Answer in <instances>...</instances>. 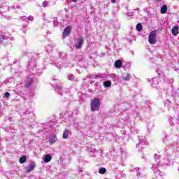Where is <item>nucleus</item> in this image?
<instances>
[{
  "label": "nucleus",
  "instance_id": "obj_3",
  "mask_svg": "<svg viewBox=\"0 0 179 179\" xmlns=\"http://www.w3.org/2000/svg\"><path fill=\"white\" fill-rule=\"evenodd\" d=\"M100 108V99L99 98H94L91 101V110L98 111Z\"/></svg>",
  "mask_w": 179,
  "mask_h": 179
},
{
  "label": "nucleus",
  "instance_id": "obj_14",
  "mask_svg": "<svg viewBox=\"0 0 179 179\" xmlns=\"http://www.w3.org/2000/svg\"><path fill=\"white\" fill-rule=\"evenodd\" d=\"M151 85L152 87H156L157 85H159V81L157 80V78H154L151 80Z\"/></svg>",
  "mask_w": 179,
  "mask_h": 179
},
{
  "label": "nucleus",
  "instance_id": "obj_7",
  "mask_svg": "<svg viewBox=\"0 0 179 179\" xmlns=\"http://www.w3.org/2000/svg\"><path fill=\"white\" fill-rule=\"evenodd\" d=\"M71 34V27L68 26L66 28L64 29L63 31L64 37H68Z\"/></svg>",
  "mask_w": 179,
  "mask_h": 179
},
{
  "label": "nucleus",
  "instance_id": "obj_24",
  "mask_svg": "<svg viewBox=\"0 0 179 179\" xmlns=\"http://www.w3.org/2000/svg\"><path fill=\"white\" fill-rule=\"evenodd\" d=\"M136 30L138 31H142V24L141 23H138L136 24Z\"/></svg>",
  "mask_w": 179,
  "mask_h": 179
},
{
  "label": "nucleus",
  "instance_id": "obj_13",
  "mask_svg": "<svg viewBox=\"0 0 179 179\" xmlns=\"http://www.w3.org/2000/svg\"><path fill=\"white\" fill-rule=\"evenodd\" d=\"M71 135V131L66 129L63 133V139H68V137Z\"/></svg>",
  "mask_w": 179,
  "mask_h": 179
},
{
  "label": "nucleus",
  "instance_id": "obj_15",
  "mask_svg": "<svg viewBox=\"0 0 179 179\" xmlns=\"http://www.w3.org/2000/svg\"><path fill=\"white\" fill-rule=\"evenodd\" d=\"M172 34L173 36H177L178 34V27L174 26L172 29Z\"/></svg>",
  "mask_w": 179,
  "mask_h": 179
},
{
  "label": "nucleus",
  "instance_id": "obj_31",
  "mask_svg": "<svg viewBox=\"0 0 179 179\" xmlns=\"http://www.w3.org/2000/svg\"><path fill=\"white\" fill-rule=\"evenodd\" d=\"M22 20H23V21L27 20V17H26V16H23V17H22Z\"/></svg>",
  "mask_w": 179,
  "mask_h": 179
},
{
  "label": "nucleus",
  "instance_id": "obj_27",
  "mask_svg": "<svg viewBox=\"0 0 179 179\" xmlns=\"http://www.w3.org/2000/svg\"><path fill=\"white\" fill-rule=\"evenodd\" d=\"M69 80H73V75L69 74L68 76Z\"/></svg>",
  "mask_w": 179,
  "mask_h": 179
},
{
  "label": "nucleus",
  "instance_id": "obj_16",
  "mask_svg": "<svg viewBox=\"0 0 179 179\" xmlns=\"http://www.w3.org/2000/svg\"><path fill=\"white\" fill-rule=\"evenodd\" d=\"M161 13L164 15V13H167V6L163 5L161 8Z\"/></svg>",
  "mask_w": 179,
  "mask_h": 179
},
{
  "label": "nucleus",
  "instance_id": "obj_34",
  "mask_svg": "<svg viewBox=\"0 0 179 179\" xmlns=\"http://www.w3.org/2000/svg\"><path fill=\"white\" fill-rule=\"evenodd\" d=\"M54 24H57V22L54 21Z\"/></svg>",
  "mask_w": 179,
  "mask_h": 179
},
{
  "label": "nucleus",
  "instance_id": "obj_26",
  "mask_svg": "<svg viewBox=\"0 0 179 179\" xmlns=\"http://www.w3.org/2000/svg\"><path fill=\"white\" fill-rule=\"evenodd\" d=\"M43 8H47V6H48V2L47 1H44L43 2Z\"/></svg>",
  "mask_w": 179,
  "mask_h": 179
},
{
  "label": "nucleus",
  "instance_id": "obj_2",
  "mask_svg": "<svg viewBox=\"0 0 179 179\" xmlns=\"http://www.w3.org/2000/svg\"><path fill=\"white\" fill-rule=\"evenodd\" d=\"M148 43L149 44H156L157 43V32L156 30H154L150 32V35L148 36Z\"/></svg>",
  "mask_w": 179,
  "mask_h": 179
},
{
  "label": "nucleus",
  "instance_id": "obj_28",
  "mask_svg": "<svg viewBox=\"0 0 179 179\" xmlns=\"http://www.w3.org/2000/svg\"><path fill=\"white\" fill-rule=\"evenodd\" d=\"M173 120H174V119H173V117H170V118H169V121H170V122H171V127H173V125H174V122H173Z\"/></svg>",
  "mask_w": 179,
  "mask_h": 179
},
{
  "label": "nucleus",
  "instance_id": "obj_17",
  "mask_svg": "<svg viewBox=\"0 0 179 179\" xmlns=\"http://www.w3.org/2000/svg\"><path fill=\"white\" fill-rule=\"evenodd\" d=\"M27 159V157H26V155H24V156L21 157L20 158V163L21 164H23V163L26 162Z\"/></svg>",
  "mask_w": 179,
  "mask_h": 179
},
{
  "label": "nucleus",
  "instance_id": "obj_32",
  "mask_svg": "<svg viewBox=\"0 0 179 179\" xmlns=\"http://www.w3.org/2000/svg\"><path fill=\"white\" fill-rule=\"evenodd\" d=\"M112 3H115V0H110Z\"/></svg>",
  "mask_w": 179,
  "mask_h": 179
},
{
  "label": "nucleus",
  "instance_id": "obj_8",
  "mask_svg": "<svg viewBox=\"0 0 179 179\" xmlns=\"http://www.w3.org/2000/svg\"><path fill=\"white\" fill-rule=\"evenodd\" d=\"M57 136L55 134L52 135V136H50L49 138V143L50 145H54V143H55V142H57Z\"/></svg>",
  "mask_w": 179,
  "mask_h": 179
},
{
  "label": "nucleus",
  "instance_id": "obj_22",
  "mask_svg": "<svg viewBox=\"0 0 179 179\" xmlns=\"http://www.w3.org/2000/svg\"><path fill=\"white\" fill-rule=\"evenodd\" d=\"M31 83H33L32 80H29L27 81L25 83V87L29 88L30 86H31Z\"/></svg>",
  "mask_w": 179,
  "mask_h": 179
},
{
  "label": "nucleus",
  "instance_id": "obj_21",
  "mask_svg": "<svg viewBox=\"0 0 179 179\" xmlns=\"http://www.w3.org/2000/svg\"><path fill=\"white\" fill-rule=\"evenodd\" d=\"M99 174H106V173H107V169H106V168H101L99 170Z\"/></svg>",
  "mask_w": 179,
  "mask_h": 179
},
{
  "label": "nucleus",
  "instance_id": "obj_37",
  "mask_svg": "<svg viewBox=\"0 0 179 179\" xmlns=\"http://www.w3.org/2000/svg\"><path fill=\"white\" fill-rule=\"evenodd\" d=\"M90 78H94V77H92V76H90Z\"/></svg>",
  "mask_w": 179,
  "mask_h": 179
},
{
  "label": "nucleus",
  "instance_id": "obj_9",
  "mask_svg": "<svg viewBox=\"0 0 179 179\" xmlns=\"http://www.w3.org/2000/svg\"><path fill=\"white\" fill-rule=\"evenodd\" d=\"M122 79H123L125 82H128L129 79H131V74L129 73H125L122 76Z\"/></svg>",
  "mask_w": 179,
  "mask_h": 179
},
{
  "label": "nucleus",
  "instance_id": "obj_10",
  "mask_svg": "<svg viewBox=\"0 0 179 179\" xmlns=\"http://www.w3.org/2000/svg\"><path fill=\"white\" fill-rule=\"evenodd\" d=\"M62 85H56L55 90L57 93H58V94H60V96H62V94H64V93H62Z\"/></svg>",
  "mask_w": 179,
  "mask_h": 179
},
{
  "label": "nucleus",
  "instance_id": "obj_19",
  "mask_svg": "<svg viewBox=\"0 0 179 179\" xmlns=\"http://www.w3.org/2000/svg\"><path fill=\"white\" fill-rule=\"evenodd\" d=\"M173 162H171V159H164L162 164H164L165 166H169V164H170V163H172Z\"/></svg>",
  "mask_w": 179,
  "mask_h": 179
},
{
  "label": "nucleus",
  "instance_id": "obj_30",
  "mask_svg": "<svg viewBox=\"0 0 179 179\" xmlns=\"http://www.w3.org/2000/svg\"><path fill=\"white\" fill-rule=\"evenodd\" d=\"M27 19V20L31 21V20H33L34 17H33V16H29Z\"/></svg>",
  "mask_w": 179,
  "mask_h": 179
},
{
  "label": "nucleus",
  "instance_id": "obj_29",
  "mask_svg": "<svg viewBox=\"0 0 179 179\" xmlns=\"http://www.w3.org/2000/svg\"><path fill=\"white\" fill-rule=\"evenodd\" d=\"M10 96V94L9 92H6L4 94V97L8 98Z\"/></svg>",
  "mask_w": 179,
  "mask_h": 179
},
{
  "label": "nucleus",
  "instance_id": "obj_25",
  "mask_svg": "<svg viewBox=\"0 0 179 179\" xmlns=\"http://www.w3.org/2000/svg\"><path fill=\"white\" fill-rule=\"evenodd\" d=\"M135 171H136V173H137L138 177H139V176H141V169H140V168H136V169H135Z\"/></svg>",
  "mask_w": 179,
  "mask_h": 179
},
{
  "label": "nucleus",
  "instance_id": "obj_4",
  "mask_svg": "<svg viewBox=\"0 0 179 179\" xmlns=\"http://www.w3.org/2000/svg\"><path fill=\"white\" fill-rule=\"evenodd\" d=\"M138 141L139 143L136 145V148L138 149V150H141V149L145 148V145H148V142H146V138L145 136H138Z\"/></svg>",
  "mask_w": 179,
  "mask_h": 179
},
{
  "label": "nucleus",
  "instance_id": "obj_23",
  "mask_svg": "<svg viewBox=\"0 0 179 179\" xmlns=\"http://www.w3.org/2000/svg\"><path fill=\"white\" fill-rule=\"evenodd\" d=\"M110 78H111L112 79H113V80H117V79H118V76L114 74V73H111L110 75Z\"/></svg>",
  "mask_w": 179,
  "mask_h": 179
},
{
  "label": "nucleus",
  "instance_id": "obj_20",
  "mask_svg": "<svg viewBox=\"0 0 179 179\" xmlns=\"http://www.w3.org/2000/svg\"><path fill=\"white\" fill-rule=\"evenodd\" d=\"M103 86H105V87H110V86H111V81L110 80H106L103 83Z\"/></svg>",
  "mask_w": 179,
  "mask_h": 179
},
{
  "label": "nucleus",
  "instance_id": "obj_5",
  "mask_svg": "<svg viewBox=\"0 0 179 179\" xmlns=\"http://www.w3.org/2000/svg\"><path fill=\"white\" fill-rule=\"evenodd\" d=\"M37 166L36 165V162L34 161L29 162V165L25 167L26 173H31L36 169Z\"/></svg>",
  "mask_w": 179,
  "mask_h": 179
},
{
  "label": "nucleus",
  "instance_id": "obj_18",
  "mask_svg": "<svg viewBox=\"0 0 179 179\" xmlns=\"http://www.w3.org/2000/svg\"><path fill=\"white\" fill-rule=\"evenodd\" d=\"M4 40H9V37H8L5 35H1L0 36V43H3Z\"/></svg>",
  "mask_w": 179,
  "mask_h": 179
},
{
  "label": "nucleus",
  "instance_id": "obj_33",
  "mask_svg": "<svg viewBox=\"0 0 179 179\" xmlns=\"http://www.w3.org/2000/svg\"><path fill=\"white\" fill-rule=\"evenodd\" d=\"M77 0H72L73 2H76Z\"/></svg>",
  "mask_w": 179,
  "mask_h": 179
},
{
  "label": "nucleus",
  "instance_id": "obj_1",
  "mask_svg": "<svg viewBox=\"0 0 179 179\" xmlns=\"http://www.w3.org/2000/svg\"><path fill=\"white\" fill-rule=\"evenodd\" d=\"M155 159L156 163L152 164V166L151 167L152 171H154V173L155 174L156 177H163L164 176V172H160V170H159V163H160V156L159 155H155Z\"/></svg>",
  "mask_w": 179,
  "mask_h": 179
},
{
  "label": "nucleus",
  "instance_id": "obj_12",
  "mask_svg": "<svg viewBox=\"0 0 179 179\" xmlns=\"http://www.w3.org/2000/svg\"><path fill=\"white\" fill-rule=\"evenodd\" d=\"M122 66V61L118 59L115 62V68H117V69H120Z\"/></svg>",
  "mask_w": 179,
  "mask_h": 179
},
{
  "label": "nucleus",
  "instance_id": "obj_35",
  "mask_svg": "<svg viewBox=\"0 0 179 179\" xmlns=\"http://www.w3.org/2000/svg\"><path fill=\"white\" fill-rule=\"evenodd\" d=\"M164 143H166V141L163 140Z\"/></svg>",
  "mask_w": 179,
  "mask_h": 179
},
{
  "label": "nucleus",
  "instance_id": "obj_6",
  "mask_svg": "<svg viewBox=\"0 0 179 179\" xmlns=\"http://www.w3.org/2000/svg\"><path fill=\"white\" fill-rule=\"evenodd\" d=\"M83 43H85V39L83 37H79L75 43L76 48H77V50L82 48V45H83Z\"/></svg>",
  "mask_w": 179,
  "mask_h": 179
},
{
  "label": "nucleus",
  "instance_id": "obj_38",
  "mask_svg": "<svg viewBox=\"0 0 179 179\" xmlns=\"http://www.w3.org/2000/svg\"><path fill=\"white\" fill-rule=\"evenodd\" d=\"M178 171H179V168H178Z\"/></svg>",
  "mask_w": 179,
  "mask_h": 179
},
{
  "label": "nucleus",
  "instance_id": "obj_36",
  "mask_svg": "<svg viewBox=\"0 0 179 179\" xmlns=\"http://www.w3.org/2000/svg\"><path fill=\"white\" fill-rule=\"evenodd\" d=\"M156 1H159L160 2L162 0H156Z\"/></svg>",
  "mask_w": 179,
  "mask_h": 179
},
{
  "label": "nucleus",
  "instance_id": "obj_11",
  "mask_svg": "<svg viewBox=\"0 0 179 179\" xmlns=\"http://www.w3.org/2000/svg\"><path fill=\"white\" fill-rule=\"evenodd\" d=\"M52 159V157H51V155L47 154V155H45L43 162L45 163H50V162H51Z\"/></svg>",
  "mask_w": 179,
  "mask_h": 179
}]
</instances>
